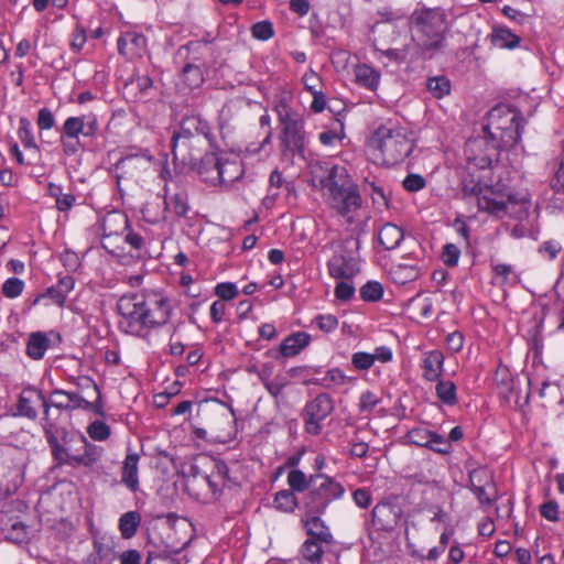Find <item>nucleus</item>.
Segmentation results:
<instances>
[{
  "mask_svg": "<svg viewBox=\"0 0 564 564\" xmlns=\"http://www.w3.org/2000/svg\"><path fill=\"white\" fill-rule=\"evenodd\" d=\"M171 311L170 300L160 292L126 293L117 302L118 326L126 334L142 337L165 325Z\"/></svg>",
  "mask_w": 564,
  "mask_h": 564,
  "instance_id": "nucleus-1",
  "label": "nucleus"
},
{
  "mask_svg": "<svg viewBox=\"0 0 564 564\" xmlns=\"http://www.w3.org/2000/svg\"><path fill=\"white\" fill-rule=\"evenodd\" d=\"M312 178L314 185L321 188L327 206L352 224L362 199L358 185L346 167L328 163L315 164L312 166Z\"/></svg>",
  "mask_w": 564,
  "mask_h": 564,
  "instance_id": "nucleus-2",
  "label": "nucleus"
},
{
  "mask_svg": "<svg viewBox=\"0 0 564 564\" xmlns=\"http://www.w3.org/2000/svg\"><path fill=\"white\" fill-rule=\"evenodd\" d=\"M409 28L416 58L432 59L446 48L451 25L445 9L416 8L409 18Z\"/></svg>",
  "mask_w": 564,
  "mask_h": 564,
  "instance_id": "nucleus-3",
  "label": "nucleus"
},
{
  "mask_svg": "<svg viewBox=\"0 0 564 564\" xmlns=\"http://www.w3.org/2000/svg\"><path fill=\"white\" fill-rule=\"evenodd\" d=\"M43 430L52 456L59 465L91 467L102 456V447L89 443L79 433H69L65 429L57 427L52 420L43 423Z\"/></svg>",
  "mask_w": 564,
  "mask_h": 564,
  "instance_id": "nucleus-4",
  "label": "nucleus"
},
{
  "mask_svg": "<svg viewBox=\"0 0 564 564\" xmlns=\"http://www.w3.org/2000/svg\"><path fill=\"white\" fill-rule=\"evenodd\" d=\"M370 142L379 151L382 163L389 166L403 162L415 147L413 131L406 126L392 121L380 124Z\"/></svg>",
  "mask_w": 564,
  "mask_h": 564,
  "instance_id": "nucleus-5",
  "label": "nucleus"
},
{
  "mask_svg": "<svg viewBox=\"0 0 564 564\" xmlns=\"http://www.w3.org/2000/svg\"><path fill=\"white\" fill-rule=\"evenodd\" d=\"M522 121L517 109L500 105L489 111L488 123L482 128V132L505 150L510 149L521 139Z\"/></svg>",
  "mask_w": 564,
  "mask_h": 564,
  "instance_id": "nucleus-6",
  "label": "nucleus"
},
{
  "mask_svg": "<svg viewBox=\"0 0 564 564\" xmlns=\"http://www.w3.org/2000/svg\"><path fill=\"white\" fill-rule=\"evenodd\" d=\"M276 113L281 128L279 139L282 153L304 158L307 141L303 117L284 102L276 106Z\"/></svg>",
  "mask_w": 564,
  "mask_h": 564,
  "instance_id": "nucleus-7",
  "label": "nucleus"
},
{
  "mask_svg": "<svg viewBox=\"0 0 564 564\" xmlns=\"http://www.w3.org/2000/svg\"><path fill=\"white\" fill-rule=\"evenodd\" d=\"M212 129L209 123L200 115H191L182 119L178 131H175L171 139L173 161H180L186 165L192 161L188 149L196 138L203 137L210 140Z\"/></svg>",
  "mask_w": 564,
  "mask_h": 564,
  "instance_id": "nucleus-8",
  "label": "nucleus"
},
{
  "mask_svg": "<svg viewBox=\"0 0 564 564\" xmlns=\"http://www.w3.org/2000/svg\"><path fill=\"white\" fill-rule=\"evenodd\" d=\"M344 494V486L336 479L323 473H314L311 475V489L304 500L306 512L323 514L328 506L340 499Z\"/></svg>",
  "mask_w": 564,
  "mask_h": 564,
  "instance_id": "nucleus-9",
  "label": "nucleus"
},
{
  "mask_svg": "<svg viewBox=\"0 0 564 564\" xmlns=\"http://www.w3.org/2000/svg\"><path fill=\"white\" fill-rule=\"evenodd\" d=\"M501 150L505 149L484 133L480 137L468 140L465 144L464 153L469 165L485 170L498 160Z\"/></svg>",
  "mask_w": 564,
  "mask_h": 564,
  "instance_id": "nucleus-10",
  "label": "nucleus"
},
{
  "mask_svg": "<svg viewBox=\"0 0 564 564\" xmlns=\"http://www.w3.org/2000/svg\"><path fill=\"white\" fill-rule=\"evenodd\" d=\"M333 410L334 402L327 393H319L307 402L302 413L305 432L311 435H318L322 432V422Z\"/></svg>",
  "mask_w": 564,
  "mask_h": 564,
  "instance_id": "nucleus-11",
  "label": "nucleus"
},
{
  "mask_svg": "<svg viewBox=\"0 0 564 564\" xmlns=\"http://www.w3.org/2000/svg\"><path fill=\"white\" fill-rule=\"evenodd\" d=\"M372 524L378 531H392L400 522L403 511L397 502L381 501L371 512Z\"/></svg>",
  "mask_w": 564,
  "mask_h": 564,
  "instance_id": "nucleus-12",
  "label": "nucleus"
},
{
  "mask_svg": "<svg viewBox=\"0 0 564 564\" xmlns=\"http://www.w3.org/2000/svg\"><path fill=\"white\" fill-rule=\"evenodd\" d=\"M220 160L221 156L216 153H206L198 162L192 155V161L186 164L197 172L202 182L209 186H219L221 185Z\"/></svg>",
  "mask_w": 564,
  "mask_h": 564,
  "instance_id": "nucleus-13",
  "label": "nucleus"
},
{
  "mask_svg": "<svg viewBox=\"0 0 564 564\" xmlns=\"http://www.w3.org/2000/svg\"><path fill=\"white\" fill-rule=\"evenodd\" d=\"M34 398L42 402V406L44 408L43 423H46V420H51L48 416V402L43 393L34 388H26L20 393L17 403V415L24 416L33 421L36 420L37 411L33 406Z\"/></svg>",
  "mask_w": 564,
  "mask_h": 564,
  "instance_id": "nucleus-14",
  "label": "nucleus"
},
{
  "mask_svg": "<svg viewBox=\"0 0 564 564\" xmlns=\"http://www.w3.org/2000/svg\"><path fill=\"white\" fill-rule=\"evenodd\" d=\"M98 128V121L94 115L68 117L62 127V134L70 138H79L80 134L84 137H94Z\"/></svg>",
  "mask_w": 564,
  "mask_h": 564,
  "instance_id": "nucleus-15",
  "label": "nucleus"
},
{
  "mask_svg": "<svg viewBox=\"0 0 564 564\" xmlns=\"http://www.w3.org/2000/svg\"><path fill=\"white\" fill-rule=\"evenodd\" d=\"M118 52L128 58L140 57L145 51L147 39L137 32H126L117 41Z\"/></svg>",
  "mask_w": 564,
  "mask_h": 564,
  "instance_id": "nucleus-16",
  "label": "nucleus"
},
{
  "mask_svg": "<svg viewBox=\"0 0 564 564\" xmlns=\"http://www.w3.org/2000/svg\"><path fill=\"white\" fill-rule=\"evenodd\" d=\"M128 227V217L118 212L109 213L102 220V246L105 249L109 248L110 238L113 235H122Z\"/></svg>",
  "mask_w": 564,
  "mask_h": 564,
  "instance_id": "nucleus-17",
  "label": "nucleus"
},
{
  "mask_svg": "<svg viewBox=\"0 0 564 564\" xmlns=\"http://www.w3.org/2000/svg\"><path fill=\"white\" fill-rule=\"evenodd\" d=\"M205 480L214 494L220 492L227 485H236L237 481L230 475V469L224 460H215L214 470L205 476Z\"/></svg>",
  "mask_w": 564,
  "mask_h": 564,
  "instance_id": "nucleus-18",
  "label": "nucleus"
},
{
  "mask_svg": "<svg viewBox=\"0 0 564 564\" xmlns=\"http://www.w3.org/2000/svg\"><path fill=\"white\" fill-rule=\"evenodd\" d=\"M140 456L137 453L129 452L126 455L121 469V484L124 485L130 491L135 492L139 490V476L138 464Z\"/></svg>",
  "mask_w": 564,
  "mask_h": 564,
  "instance_id": "nucleus-19",
  "label": "nucleus"
},
{
  "mask_svg": "<svg viewBox=\"0 0 564 564\" xmlns=\"http://www.w3.org/2000/svg\"><path fill=\"white\" fill-rule=\"evenodd\" d=\"M444 355L440 350H431L424 354L422 360L423 378L434 382L443 372Z\"/></svg>",
  "mask_w": 564,
  "mask_h": 564,
  "instance_id": "nucleus-20",
  "label": "nucleus"
},
{
  "mask_svg": "<svg viewBox=\"0 0 564 564\" xmlns=\"http://www.w3.org/2000/svg\"><path fill=\"white\" fill-rule=\"evenodd\" d=\"M48 409L51 406L61 410H74L83 406L85 399L74 392H67L64 390L55 389L50 395Z\"/></svg>",
  "mask_w": 564,
  "mask_h": 564,
  "instance_id": "nucleus-21",
  "label": "nucleus"
},
{
  "mask_svg": "<svg viewBox=\"0 0 564 564\" xmlns=\"http://www.w3.org/2000/svg\"><path fill=\"white\" fill-rule=\"evenodd\" d=\"M319 516L321 514H311V518L305 521L307 539H313L329 545L333 542V535Z\"/></svg>",
  "mask_w": 564,
  "mask_h": 564,
  "instance_id": "nucleus-22",
  "label": "nucleus"
},
{
  "mask_svg": "<svg viewBox=\"0 0 564 564\" xmlns=\"http://www.w3.org/2000/svg\"><path fill=\"white\" fill-rule=\"evenodd\" d=\"M311 341V336L304 332L293 333L280 345V354L283 357H294L301 352Z\"/></svg>",
  "mask_w": 564,
  "mask_h": 564,
  "instance_id": "nucleus-23",
  "label": "nucleus"
},
{
  "mask_svg": "<svg viewBox=\"0 0 564 564\" xmlns=\"http://www.w3.org/2000/svg\"><path fill=\"white\" fill-rule=\"evenodd\" d=\"M243 175V166L242 162L238 159H229L226 156H221L220 160V177L221 185H229L238 180H240Z\"/></svg>",
  "mask_w": 564,
  "mask_h": 564,
  "instance_id": "nucleus-24",
  "label": "nucleus"
},
{
  "mask_svg": "<svg viewBox=\"0 0 564 564\" xmlns=\"http://www.w3.org/2000/svg\"><path fill=\"white\" fill-rule=\"evenodd\" d=\"M404 235L402 229L391 223L383 225L379 231V242L386 250H393L398 248L403 240Z\"/></svg>",
  "mask_w": 564,
  "mask_h": 564,
  "instance_id": "nucleus-25",
  "label": "nucleus"
},
{
  "mask_svg": "<svg viewBox=\"0 0 564 564\" xmlns=\"http://www.w3.org/2000/svg\"><path fill=\"white\" fill-rule=\"evenodd\" d=\"M50 347V339L42 332H34L29 335L26 343V355L33 360H40L44 357Z\"/></svg>",
  "mask_w": 564,
  "mask_h": 564,
  "instance_id": "nucleus-26",
  "label": "nucleus"
},
{
  "mask_svg": "<svg viewBox=\"0 0 564 564\" xmlns=\"http://www.w3.org/2000/svg\"><path fill=\"white\" fill-rule=\"evenodd\" d=\"M356 82L370 90H376L380 82V73L367 64H359L355 67Z\"/></svg>",
  "mask_w": 564,
  "mask_h": 564,
  "instance_id": "nucleus-27",
  "label": "nucleus"
},
{
  "mask_svg": "<svg viewBox=\"0 0 564 564\" xmlns=\"http://www.w3.org/2000/svg\"><path fill=\"white\" fill-rule=\"evenodd\" d=\"M329 274L335 279L349 280L355 274L354 267L343 256H335L328 261Z\"/></svg>",
  "mask_w": 564,
  "mask_h": 564,
  "instance_id": "nucleus-28",
  "label": "nucleus"
},
{
  "mask_svg": "<svg viewBox=\"0 0 564 564\" xmlns=\"http://www.w3.org/2000/svg\"><path fill=\"white\" fill-rule=\"evenodd\" d=\"M141 523V516L138 511H128L119 519V531L123 539H131L135 535Z\"/></svg>",
  "mask_w": 564,
  "mask_h": 564,
  "instance_id": "nucleus-29",
  "label": "nucleus"
},
{
  "mask_svg": "<svg viewBox=\"0 0 564 564\" xmlns=\"http://www.w3.org/2000/svg\"><path fill=\"white\" fill-rule=\"evenodd\" d=\"M426 90L435 99H441L451 93V80L444 75H436L426 79Z\"/></svg>",
  "mask_w": 564,
  "mask_h": 564,
  "instance_id": "nucleus-30",
  "label": "nucleus"
},
{
  "mask_svg": "<svg viewBox=\"0 0 564 564\" xmlns=\"http://www.w3.org/2000/svg\"><path fill=\"white\" fill-rule=\"evenodd\" d=\"M47 193L55 198L56 208L59 212H68L75 204V196L70 193H63L61 185L48 183Z\"/></svg>",
  "mask_w": 564,
  "mask_h": 564,
  "instance_id": "nucleus-31",
  "label": "nucleus"
},
{
  "mask_svg": "<svg viewBox=\"0 0 564 564\" xmlns=\"http://www.w3.org/2000/svg\"><path fill=\"white\" fill-rule=\"evenodd\" d=\"M491 42L499 48H514L520 37L506 28H496L491 33Z\"/></svg>",
  "mask_w": 564,
  "mask_h": 564,
  "instance_id": "nucleus-32",
  "label": "nucleus"
},
{
  "mask_svg": "<svg viewBox=\"0 0 564 564\" xmlns=\"http://www.w3.org/2000/svg\"><path fill=\"white\" fill-rule=\"evenodd\" d=\"M435 393L438 400L446 405H455L458 401L456 386L449 380H436Z\"/></svg>",
  "mask_w": 564,
  "mask_h": 564,
  "instance_id": "nucleus-33",
  "label": "nucleus"
},
{
  "mask_svg": "<svg viewBox=\"0 0 564 564\" xmlns=\"http://www.w3.org/2000/svg\"><path fill=\"white\" fill-rule=\"evenodd\" d=\"M273 505L279 511L290 513L297 507V499L294 491L283 489L275 494Z\"/></svg>",
  "mask_w": 564,
  "mask_h": 564,
  "instance_id": "nucleus-34",
  "label": "nucleus"
},
{
  "mask_svg": "<svg viewBox=\"0 0 564 564\" xmlns=\"http://www.w3.org/2000/svg\"><path fill=\"white\" fill-rule=\"evenodd\" d=\"M322 544L323 542L315 541L313 539H306L301 547L302 556L312 564L321 563L324 554Z\"/></svg>",
  "mask_w": 564,
  "mask_h": 564,
  "instance_id": "nucleus-35",
  "label": "nucleus"
},
{
  "mask_svg": "<svg viewBox=\"0 0 564 564\" xmlns=\"http://www.w3.org/2000/svg\"><path fill=\"white\" fill-rule=\"evenodd\" d=\"M182 78L188 88H197L204 83V75L199 66L186 63L182 69Z\"/></svg>",
  "mask_w": 564,
  "mask_h": 564,
  "instance_id": "nucleus-36",
  "label": "nucleus"
},
{
  "mask_svg": "<svg viewBox=\"0 0 564 564\" xmlns=\"http://www.w3.org/2000/svg\"><path fill=\"white\" fill-rule=\"evenodd\" d=\"M288 484L290 490L303 492L311 489V475L307 477L304 471L300 469H292L288 474Z\"/></svg>",
  "mask_w": 564,
  "mask_h": 564,
  "instance_id": "nucleus-37",
  "label": "nucleus"
},
{
  "mask_svg": "<svg viewBox=\"0 0 564 564\" xmlns=\"http://www.w3.org/2000/svg\"><path fill=\"white\" fill-rule=\"evenodd\" d=\"M165 205L169 209L173 210V213L178 216L183 217L188 212V203H187V195L184 192H177L171 196H167L165 198Z\"/></svg>",
  "mask_w": 564,
  "mask_h": 564,
  "instance_id": "nucleus-38",
  "label": "nucleus"
},
{
  "mask_svg": "<svg viewBox=\"0 0 564 564\" xmlns=\"http://www.w3.org/2000/svg\"><path fill=\"white\" fill-rule=\"evenodd\" d=\"M18 137H19L20 141L22 142V144L24 145V148H26V149H36L37 148L33 132H32L31 121L25 117H22L19 120Z\"/></svg>",
  "mask_w": 564,
  "mask_h": 564,
  "instance_id": "nucleus-39",
  "label": "nucleus"
},
{
  "mask_svg": "<svg viewBox=\"0 0 564 564\" xmlns=\"http://www.w3.org/2000/svg\"><path fill=\"white\" fill-rule=\"evenodd\" d=\"M479 209L486 210L496 216H502L507 214L508 204L505 200H498L489 197L478 198Z\"/></svg>",
  "mask_w": 564,
  "mask_h": 564,
  "instance_id": "nucleus-40",
  "label": "nucleus"
},
{
  "mask_svg": "<svg viewBox=\"0 0 564 564\" xmlns=\"http://www.w3.org/2000/svg\"><path fill=\"white\" fill-rule=\"evenodd\" d=\"M360 297L366 302H377L383 295V288L377 281H368L360 288Z\"/></svg>",
  "mask_w": 564,
  "mask_h": 564,
  "instance_id": "nucleus-41",
  "label": "nucleus"
},
{
  "mask_svg": "<svg viewBox=\"0 0 564 564\" xmlns=\"http://www.w3.org/2000/svg\"><path fill=\"white\" fill-rule=\"evenodd\" d=\"M431 436H432V431H430L425 427L412 429L406 434V438L410 444L421 446V447H426V448H427L429 443L431 441H433V438H431Z\"/></svg>",
  "mask_w": 564,
  "mask_h": 564,
  "instance_id": "nucleus-42",
  "label": "nucleus"
},
{
  "mask_svg": "<svg viewBox=\"0 0 564 564\" xmlns=\"http://www.w3.org/2000/svg\"><path fill=\"white\" fill-rule=\"evenodd\" d=\"M288 383V379L283 375H278L273 379L262 376V384L273 398H278Z\"/></svg>",
  "mask_w": 564,
  "mask_h": 564,
  "instance_id": "nucleus-43",
  "label": "nucleus"
},
{
  "mask_svg": "<svg viewBox=\"0 0 564 564\" xmlns=\"http://www.w3.org/2000/svg\"><path fill=\"white\" fill-rule=\"evenodd\" d=\"M350 380L339 368H332L323 377L322 386L332 388L333 386H343Z\"/></svg>",
  "mask_w": 564,
  "mask_h": 564,
  "instance_id": "nucleus-44",
  "label": "nucleus"
},
{
  "mask_svg": "<svg viewBox=\"0 0 564 564\" xmlns=\"http://www.w3.org/2000/svg\"><path fill=\"white\" fill-rule=\"evenodd\" d=\"M382 54L389 58L390 61L397 62V63H403L409 57L411 61H416L415 50L411 53L410 47L408 45L403 46L402 48H389Z\"/></svg>",
  "mask_w": 564,
  "mask_h": 564,
  "instance_id": "nucleus-45",
  "label": "nucleus"
},
{
  "mask_svg": "<svg viewBox=\"0 0 564 564\" xmlns=\"http://www.w3.org/2000/svg\"><path fill=\"white\" fill-rule=\"evenodd\" d=\"M88 435L95 441H106L110 436V427L104 421H94L87 427Z\"/></svg>",
  "mask_w": 564,
  "mask_h": 564,
  "instance_id": "nucleus-46",
  "label": "nucleus"
},
{
  "mask_svg": "<svg viewBox=\"0 0 564 564\" xmlns=\"http://www.w3.org/2000/svg\"><path fill=\"white\" fill-rule=\"evenodd\" d=\"M251 34L259 41H268L274 35L273 24L270 21H260L252 25Z\"/></svg>",
  "mask_w": 564,
  "mask_h": 564,
  "instance_id": "nucleus-47",
  "label": "nucleus"
},
{
  "mask_svg": "<svg viewBox=\"0 0 564 564\" xmlns=\"http://www.w3.org/2000/svg\"><path fill=\"white\" fill-rule=\"evenodd\" d=\"M24 289V282L19 278H9L2 285V294L8 299L19 296Z\"/></svg>",
  "mask_w": 564,
  "mask_h": 564,
  "instance_id": "nucleus-48",
  "label": "nucleus"
},
{
  "mask_svg": "<svg viewBox=\"0 0 564 564\" xmlns=\"http://www.w3.org/2000/svg\"><path fill=\"white\" fill-rule=\"evenodd\" d=\"M124 241L138 252V256H141V252L145 248V240L142 235H140L137 231H133L129 229V226L127 227V230L122 234Z\"/></svg>",
  "mask_w": 564,
  "mask_h": 564,
  "instance_id": "nucleus-49",
  "label": "nucleus"
},
{
  "mask_svg": "<svg viewBox=\"0 0 564 564\" xmlns=\"http://www.w3.org/2000/svg\"><path fill=\"white\" fill-rule=\"evenodd\" d=\"M48 297L54 304L58 306H64L66 299L64 295L58 291L56 285H52L46 289L44 293L39 294L34 301L33 304L36 305L41 302V300Z\"/></svg>",
  "mask_w": 564,
  "mask_h": 564,
  "instance_id": "nucleus-50",
  "label": "nucleus"
},
{
  "mask_svg": "<svg viewBox=\"0 0 564 564\" xmlns=\"http://www.w3.org/2000/svg\"><path fill=\"white\" fill-rule=\"evenodd\" d=\"M402 186L406 192L415 193L426 186V181L422 175L411 173L403 180Z\"/></svg>",
  "mask_w": 564,
  "mask_h": 564,
  "instance_id": "nucleus-51",
  "label": "nucleus"
},
{
  "mask_svg": "<svg viewBox=\"0 0 564 564\" xmlns=\"http://www.w3.org/2000/svg\"><path fill=\"white\" fill-rule=\"evenodd\" d=\"M351 364L358 370H368L373 366L375 358L369 352L357 351L351 356Z\"/></svg>",
  "mask_w": 564,
  "mask_h": 564,
  "instance_id": "nucleus-52",
  "label": "nucleus"
},
{
  "mask_svg": "<svg viewBox=\"0 0 564 564\" xmlns=\"http://www.w3.org/2000/svg\"><path fill=\"white\" fill-rule=\"evenodd\" d=\"M460 256L459 248L454 243H446L443 247L442 260L447 267H455L458 263Z\"/></svg>",
  "mask_w": 564,
  "mask_h": 564,
  "instance_id": "nucleus-53",
  "label": "nucleus"
},
{
  "mask_svg": "<svg viewBox=\"0 0 564 564\" xmlns=\"http://www.w3.org/2000/svg\"><path fill=\"white\" fill-rule=\"evenodd\" d=\"M317 327L325 333L335 330L338 326V319L333 314H319L315 317Z\"/></svg>",
  "mask_w": 564,
  "mask_h": 564,
  "instance_id": "nucleus-54",
  "label": "nucleus"
},
{
  "mask_svg": "<svg viewBox=\"0 0 564 564\" xmlns=\"http://www.w3.org/2000/svg\"><path fill=\"white\" fill-rule=\"evenodd\" d=\"M215 294L220 299V301H230L238 295V289L234 283L224 282L219 283L215 288Z\"/></svg>",
  "mask_w": 564,
  "mask_h": 564,
  "instance_id": "nucleus-55",
  "label": "nucleus"
},
{
  "mask_svg": "<svg viewBox=\"0 0 564 564\" xmlns=\"http://www.w3.org/2000/svg\"><path fill=\"white\" fill-rule=\"evenodd\" d=\"M541 516L551 521L556 522L560 520V507L555 500H549L540 507Z\"/></svg>",
  "mask_w": 564,
  "mask_h": 564,
  "instance_id": "nucleus-56",
  "label": "nucleus"
},
{
  "mask_svg": "<svg viewBox=\"0 0 564 564\" xmlns=\"http://www.w3.org/2000/svg\"><path fill=\"white\" fill-rule=\"evenodd\" d=\"M433 441H431L427 445V448L438 453V454H448L452 449V445L447 442L442 435L432 432Z\"/></svg>",
  "mask_w": 564,
  "mask_h": 564,
  "instance_id": "nucleus-57",
  "label": "nucleus"
},
{
  "mask_svg": "<svg viewBox=\"0 0 564 564\" xmlns=\"http://www.w3.org/2000/svg\"><path fill=\"white\" fill-rule=\"evenodd\" d=\"M61 144L64 154L68 156L76 154L78 150L84 147L79 138H70L64 134H61Z\"/></svg>",
  "mask_w": 564,
  "mask_h": 564,
  "instance_id": "nucleus-58",
  "label": "nucleus"
},
{
  "mask_svg": "<svg viewBox=\"0 0 564 564\" xmlns=\"http://www.w3.org/2000/svg\"><path fill=\"white\" fill-rule=\"evenodd\" d=\"M303 85L307 91L311 94H315L317 91H322V79L321 77L313 70L306 72L302 78Z\"/></svg>",
  "mask_w": 564,
  "mask_h": 564,
  "instance_id": "nucleus-59",
  "label": "nucleus"
},
{
  "mask_svg": "<svg viewBox=\"0 0 564 564\" xmlns=\"http://www.w3.org/2000/svg\"><path fill=\"white\" fill-rule=\"evenodd\" d=\"M334 292L337 300L348 301L354 296L355 288L350 282L344 280L337 283Z\"/></svg>",
  "mask_w": 564,
  "mask_h": 564,
  "instance_id": "nucleus-60",
  "label": "nucleus"
},
{
  "mask_svg": "<svg viewBox=\"0 0 564 564\" xmlns=\"http://www.w3.org/2000/svg\"><path fill=\"white\" fill-rule=\"evenodd\" d=\"M37 127L41 130H48L55 126V118L48 108H41L37 113Z\"/></svg>",
  "mask_w": 564,
  "mask_h": 564,
  "instance_id": "nucleus-61",
  "label": "nucleus"
},
{
  "mask_svg": "<svg viewBox=\"0 0 564 564\" xmlns=\"http://www.w3.org/2000/svg\"><path fill=\"white\" fill-rule=\"evenodd\" d=\"M59 259L68 271L75 272L80 267L79 257L74 251L65 250Z\"/></svg>",
  "mask_w": 564,
  "mask_h": 564,
  "instance_id": "nucleus-62",
  "label": "nucleus"
},
{
  "mask_svg": "<svg viewBox=\"0 0 564 564\" xmlns=\"http://www.w3.org/2000/svg\"><path fill=\"white\" fill-rule=\"evenodd\" d=\"M86 40L87 37L85 29L77 24L72 34L70 48L74 52H79L84 47Z\"/></svg>",
  "mask_w": 564,
  "mask_h": 564,
  "instance_id": "nucleus-63",
  "label": "nucleus"
},
{
  "mask_svg": "<svg viewBox=\"0 0 564 564\" xmlns=\"http://www.w3.org/2000/svg\"><path fill=\"white\" fill-rule=\"evenodd\" d=\"M551 187L556 193L564 194V159L560 162L558 167L554 173V176L551 181Z\"/></svg>",
  "mask_w": 564,
  "mask_h": 564,
  "instance_id": "nucleus-64",
  "label": "nucleus"
}]
</instances>
